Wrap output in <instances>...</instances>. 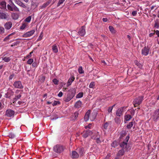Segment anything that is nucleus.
<instances>
[{
    "label": "nucleus",
    "mask_w": 159,
    "mask_h": 159,
    "mask_svg": "<svg viewBox=\"0 0 159 159\" xmlns=\"http://www.w3.org/2000/svg\"><path fill=\"white\" fill-rule=\"evenodd\" d=\"M129 138V136H127L126 137L120 138V146L122 148L125 149V151H128V142Z\"/></svg>",
    "instance_id": "f257e3e1"
},
{
    "label": "nucleus",
    "mask_w": 159,
    "mask_h": 159,
    "mask_svg": "<svg viewBox=\"0 0 159 159\" xmlns=\"http://www.w3.org/2000/svg\"><path fill=\"white\" fill-rule=\"evenodd\" d=\"M75 90L74 89H71L68 91L67 96L65 98L64 101L68 102L74 97L75 93Z\"/></svg>",
    "instance_id": "f03ea898"
},
{
    "label": "nucleus",
    "mask_w": 159,
    "mask_h": 159,
    "mask_svg": "<svg viewBox=\"0 0 159 159\" xmlns=\"http://www.w3.org/2000/svg\"><path fill=\"white\" fill-rule=\"evenodd\" d=\"M64 150L63 147L60 145L57 144L54 146L53 151L57 153H60L62 152Z\"/></svg>",
    "instance_id": "7ed1b4c3"
},
{
    "label": "nucleus",
    "mask_w": 159,
    "mask_h": 159,
    "mask_svg": "<svg viewBox=\"0 0 159 159\" xmlns=\"http://www.w3.org/2000/svg\"><path fill=\"white\" fill-rule=\"evenodd\" d=\"M7 8L8 10L16 12H20L19 8L14 3L12 4H7Z\"/></svg>",
    "instance_id": "20e7f679"
},
{
    "label": "nucleus",
    "mask_w": 159,
    "mask_h": 159,
    "mask_svg": "<svg viewBox=\"0 0 159 159\" xmlns=\"http://www.w3.org/2000/svg\"><path fill=\"white\" fill-rule=\"evenodd\" d=\"M143 97L141 96L135 99L133 101L134 105V107H136L137 105H140L143 100Z\"/></svg>",
    "instance_id": "39448f33"
},
{
    "label": "nucleus",
    "mask_w": 159,
    "mask_h": 159,
    "mask_svg": "<svg viewBox=\"0 0 159 159\" xmlns=\"http://www.w3.org/2000/svg\"><path fill=\"white\" fill-rule=\"evenodd\" d=\"M159 117V109H157L152 114L151 118L153 120L156 121Z\"/></svg>",
    "instance_id": "423d86ee"
},
{
    "label": "nucleus",
    "mask_w": 159,
    "mask_h": 159,
    "mask_svg": "<svg viewBox=\"0 0 159 159\" xmlns=\"http://www.w3.org/2000/svg\"><path fill=\"white\" fill-rule=\"evenodd\" d=\"M13 86L15 88L19 89H22L24 87L21 82L20 81H15L13 84Z\"/></svg>",
    "instance_id": "0eeeda50"
},
{
    "label": "nucleus",
    "mask_w": 159,
    "mask_h": 159,
    "mask_svg": "<svg viewBox=\"0 0 159 159\" xmlns=\"http://www.w3.org/2000/svg\"><path fill=\"white\" fill-rule=\"evenodd\" d=\"M9 17V15L7 13L0 12V19L8 20Z\"/></svg>",
    "instance_id": "6e6552de"
},
{
    "label": "nucleus",
    "mask_w": 159,
    "mask_h": 159,
    "mask_svg": "<svg viewBox=\"0 0 159 159\" xmlns=\"http://www.w3.org/2000/svg\"><path fill=\"white\" fill-rule=\"evenodd\" d=\"M82 136L84 138H86L90 136L93 134V133L89 130L84 131L82 133Z\"/></svg>",
    "instance_id": "1a4fd4ad"
},
{
    "label": "nucleus",
    "mask_w": 159,
    "mask_h": 159,
    "mask_svg": "<svg viewBox=\"0 0 159 159\" xmlns=\"http://www.w3.org/2000/svg\"><path fill=\"white\" fill-rule=\"evenodd\" d=\"M94 135L91 137V138L96 140V142L98 143H101V141L100 140V136L98 135V132H96L94 133Z\"/></svg>",
    "instance_id": "9d476101"
},
{
    "label": "nucleus",
    "mask_w": 159,
    "mask_h": 159,
    "mask_svg": "<svg viewBox=\"0 0 159 159\" xmlns=\"http://www.w3.org/2000/svg\"><path fill=\"white\" fill-rule=\"evenodd\" d=\"M149 48L148 46H145L142 50V54L144 56H147L149 53Z\"/></svg>",
    "instance_id": "9b49d317"
},
{
    "label": "nucleus",
    "mask_w": 159,
    "mask_h": 159,
    "mask_svg": "<svg viewBox=\"0 0 159 159\" xmlns=\"http://www.w3.org/2000/svg\"><path fill=\"white\" fill-rule=\"evenodd\" d=\"M35 30H33L25 33L23 35V37L27 38L32 36L34 33Z\"/></svg>",
    "instance_id": "f8f14e48"
},
{
    "label": "nucleus",
    "mask_w": 159,
    "mask_h": 159,
    "mask_svg": "<svg viewBox=\"0 0 159 159\" xmlns=\"http://www.w3.org/2000/svg\"><path fill=\"white\" fill-rule=\"evenodd\" d=\"M14 114V111L11 109H8L6 111L5 115L8 117H11L13 116Z\"/></svg>",
    "instance_id": "ddd939ff"
},
{
    "label": "nucleus",
    "mask_w": 159,
    "mask_h": 159,
    "mask_svg": "<svg viewBox=\"0 0 159 159\" xmlns=\"http://www.w3.org/2000/svg\"><path fill=\"white\" fill-rule=\"evenodd\" d=\"M78 34L79 35L81 36H83L84 35L86 34L85 30V26H82L79 30Z\"/></svg>",
    "instance_id": "4468645a"
},
{
    "label": "nucleus",
    "mask_w": 159,
    "mask_h": 159,
    "mask_svg": "<svg viewBox=\"0 0 159 159\" xmlns=\"http://www.w3.org/2000/svg\"><path fill=\"white\" fill-rule=\"evenodd\" d=\"M12 26V23L11 21L7 22L4 25L6 29L9 30L10 29Z\"/></svg>",
    "instance_id": "2eb2a0df"
},
{
    "label": "nucleus",
    "mask_w": 159,
    "mask_h": 159,
    "mask_svg": "<svg viewBox=\"0 0 159 159\" xmlns=\"http://www.w3.org/2000/svg\"><path fill=\"white\" fill-rule=\"evenodd\" d=\"M90 114V110H88L85 113L84 117V119L85 121H87L89 120Z\"/></svg>",
    "instance_id": "dca6fc26"
},
{
    "label": "nucleus",
    "mask_w": 159,
    "mask_h": 159,
    "mask_svg": "<svg viewBox=\"0 0 159 159\" xmlns=\"http://www.w3.org/2000/svg\"><path fill=\"white\" fill-rule=\"evenodd\" d=\"M123 108V107H121L117 110L116 112V115L117 116H120L122 115Z\"/></svg>",
    "instance_id": "f3484780"
},
{
    "label": "nucleus",
    "mask_w": 159,
    "mask_h": 159,
    "mask_svg": "<svg viewBox=\"0 0 159 159\" xmlns=\"http://www.w3.org/2000/svg\"><path fill=\"white\" fill-rule=\"evenodd\" d=\"M75 80V78L73 76H71L70 78L69 79L67 84V87L69 86L70 85L72 82L74 81Z\"/></svg>",
    "instance_id": "a211bd4d"
},
{
    "label": "nucleus",
    "mask_w": 159,
    "mask_h": 159,
    "mask_svg": "<svg viewBox=\"0 0 159 159\" xmlns=\"http://www.w3.org/2000/svg\"><path fill=\"white\" fill-rule=\"evenodd\" d=\"M79 115L78 111H75L71 115V118L73 120H75L77 119Z\"/></svg>",
    "instance_id": "6ab92c4d"
},
{
    "label": "nucleus",
    "mask_w": 159,
    "mask_h": 159,
    "mask_svg": "<svg viewBox=\"0 0 159 159\" xmlns=\"http://www.w3.org/2000/svg\"><path fill=\"white\" fill-rule=\"evenodd\" d=\"M0 8L1 9H6V2L5 1H2L0 3Z\"/></svg>",
    "instance_id": "aec40b11"
},
{
    "label": "nucleus",
    "mask_w": 159,
    "mask_h": 159,
    "mask_svg": "<svg viewBox=\"0 0 159 159\" xmlns=\"http://www.w3.org/2000/svg\"><path fill=\"white\" fill-rule=\"evenodd\" d=\"M128 151H125V149H124L122 148V149L119 151L117 154V156H123L125 152Z\"/></svg>",
    "instance_id": "412c9836"
},
{
    "label": "nucleus",
    "mask_w": 159,
    "mask_h": 159,
    "mask_svg": "<svg viewBox=\"0 0 159 159\" xmlns=\"http://www.w3.org/2000/svg\"><path fill=\"white\" fill-rule=\"evenodd\" d=\"M79 157V155L78 153L75 151L72 152L71 157L73 158H77Z\"/></svg>",
    "instance_id": "4be33fe9"
},
{
    "label": "nucleus",
    "mask_w": 159,
    "mask_h": 159,
    "mask_svg": "<svg viewBox=\"0 0 159 159\" xmlns=\"http://www.w3.org/2000/svg\"><path fill=\"white\" fill-rule=\"evenodd\" d=\"M11 16L13 19L16 20L18 18L19 16L17 13L13 12L11 13Z\"/></svg>",
    "instance_id": "5701e85b"
},
{
    "label": "nucleus",
    "mask_w": 159,
    "mask_h": 159,
    "mask_svg": "<svg viewBox=\"0 0 159 159\" xmlns=\"http://www.w3.org/2000/svg\"><path fill=\"white\" fill-rule=\"evenodd\" d=\"M52 49L54 53H57L58 52V47L56 44H54L52 47Z\"/></svg>",
    "instance_id": "b1692460"
},
{
    "label": "nucleus",
    "mask_w": 159,
    "mask_h": 159,
    "mask_svg": "<svg viewBox=\"0 0 159 159\" xmlns=\"http://www.w3.org/2000/svg\"><path fill=\"white\" fill-rule=\"evenodd\" d=\"M82 104L81 102L80 101H79L77 102L75 105V107L77 108H79L81 106Z\"/></svg>",
    "instance_id": "393cba45"
},
{
    "label": "nucleus",
    "mask_w": 159,
    "mask_h": 159,
    "mask_svg": "<svg viewBox=\"0 0 159 159\" xmlns=\"http://www.w3.org/2000/svg\"><path fill=\"white\" fill-rule=\"evenodd\" d=\"M50 2L48 1L44 3L43 5L40 6V8L41 9H43L45 7L48 6L50 3Z\"/></svg>",
    "instance_id": "a878e982"
},
{
    "label": "nucleus",
    "mask_w": 159,
    "mask_h": 159,
    "mask_svg": "<svg viewBox=\"0 0 159 159\" xmlns=\"http://www.w3.org/2000/svg\"><path fill=\"white\" fill-rule=\"evenodd\" d=\"M15 33V32H13L11 33V34H9L8 36H7L4 39H3V41H7V40H8L9 39L11 38L10 37L12 35L14 34Z\"/></svg>",
    "instance_id": "bb28decb"
},
{
    "label": "nucleus",
    "mask_w": 159,
    "mask_h": 159,
    "mask_svg": "<svg viewBox=\"0 0 159 159\" xmlns=\"http://www.w3.org/2000/svg\"><path fill=\"white\" fill-rule=\"evenodd\" d=\"M2 59L5 62H8L10 61L11 60V58L10 57H2Z\"/></svg>",
    "instance_id": "cd10ccee"
},
{
    "label": "nucleus",
    "mask_w": 159,
    "mask_h": 159,
    "mask_svg": "<svg viewBox=\"0 0 159 159\" xmlns=\"http://www.w3.org/2000/svg\"><path fill=\"white\" fill-rule=\"evenodd\" d=\"M132 118L131 116L129 115H126L125 116V120L126 121L130 120Z\"/></svg>",
    "instance_id": "c85d7f7f"
},
{
    "label": "nucleus",
    "mask_w": 159,
    "mask_h": 159,
    "mask_svg": "<svg viewBox=\"0 0 159 159\" xmlns=\"http://www.w3.org/2000/svg\"><path fill=\"white\" fill-rule=\"evenodd\" d=\"M134 63L135 65L137 66L139 68L141 69L142 67V65L137 60L134 61Z\"/></svg>",
    "instance_id": "c756f323"
},
{
    "label": "nucleus",
    "mask_w": 159,
    "mask_h": 159,
    "mask_svg": "<svg viewBox=\"0 0 159 159\" xmlns=\"http://www.w3.org/2000/svg\"><path fill=\"white\" fill-rule=\"evenodd\" d=\"M109 29L112 33L115 34L116 33V31L113 26H109Z\"/></svg>",
    "instance_id": "7c9ffc66"
},
{
    "label": "nucleus",
    "mask_w": 159,
    "mask_h": 159,
    "mask_svg": "<svg viewBox=\"0 0 159 159\" xmlns=\"http://www.w3.org/2000/svg\"><path fill=\"white\" fill-rule=\"evenodd\" d=\"M28 25V24L26 23H23L20 26V29L21 30H24Z\"/></svg>",
    "instance_id": "2f4dec72"
},
{
    "label": "nucleus",
    "mask_w": 159,
    "mask_h": 159,
    "mask_svg": "<svg viewBox=\"0 0 159 159\" xmlns=\"http://www.w3.org/2000/svg\"><path fill=\"white\" fill-rule=\"evenodd\" d=\"M134 122L133 121H131L128 124L127 126V128L128 129H130L133 126Z\"/></svg>",
    "instance_id": "473e14b6"
},
{
    "label": "nucleus",
    "mask_w": 159,
    "mask_h": 159,
    "mask_svg": "<svg viewBox=\"0 0 159 159\" xmlns=\"http://www.w3.org/2000/svg\"><path fill=\"white\" fill-rule=\"evenodd\" d=\"M96 117V115L95 114H92L90 116V119L92 121H93L95 119Z\"/></svg>",
    "instance_id": "72a5a7b5"
},
{
    "label": "nucleus",
    "mask_w": 159,
    "mask_h": 159,
    "mask_svg": "<svg viewBox=\"0 0 159 159\" xmlns=\"http://www.w3.org/2000/svg\"><path fill=\"white\" fill-rule=\"evenodd\" d=\"M31 19V16H29L27 17L26 18L25 20L24 21L27 23H29L30 22Z\"/></svg>",
    "instance_id": "f704fd0d"
},
{
    "label": "nucleus",
    "mask_w": 159,
    "mask_h": 159,
    "mask_svg": "<svg viewBox=\"0 0 159 159\" xmlns=\"http://www.w3.org/2000/svg\"><path fill=\"white\" fill-rule=\"evenodd\" d=\"M118 145V142L116 141H115L111 143V146L112 147L115 148Z\"/></svg>",
    "instance_id": "c9c22d12"
},
{
    "label": "nucleus",
    "mask_w": 159,
    "mask_h": 159,
    "mask_svg": "<svg viewBox=\"0 0 159 159\" xmlns=\"http://www.w3.org/2000/svg\"><path fill=\"white\" fill-rule=\"evenodd\" d=\"M95 86V83L94 82H92L90 84L89 87L90 88H94Z\"/></svg>",
    "instance_id": "e433bc0d"
},
{
    "label": "nucleus",
    "mask_w": 159,
    "mask_h": 159,
    "mask_svg": "<svg viewBox=\"0 0 159 159\" xmlns=\"http://www.w3.org/2000/svg\"><path fill=\"white\" fill-rule=\"evenodd\" d=\"M83 93L82 92L79 93L76 96L77 98H80L83 97Z\"/></svg>",
    "instance_id": "4c0bfd02"
},
{
    "label": "nucleus",
    "mask_w": 159,
    "mask_h": 159,
    "mask_svg": "<svg viewBox=\"0 0 159 159\" xmlns=\"http://www.w3.org/2000/svg\"><path fill=\"white\" fill-rule=\"evenodd\" d=\"M4 32V28L3 27L0 26V34H3Z\"/></svg>",
    "instance_id": "58836bf2"
},
{
    "label": "nucleus",
    "mask_w": 159,
    "mask_h": 159,
    "mask_svg": "<svg viewBox=\"0 0 159 159\" xmlns=\"http://www.w3.org/2000/svg\"><path fill=\"white\" fill-rule=\"evenodd\" d=\"M78 72L80 74H82L84 73V70H83L82 66H80L78 69Z\"/></svg>",
    "instance_id": "ea45409f"
},
{
    "label": "nucleus",
    "mask_w": 159,
    "mask_h": 159,
    "mask_svg": "<svg viewBox=\"0 0 159 159\" xmlns=\"http://www.w3.org/2000/svg\"><path fill=\"white\" fill-rule=\"evenodd\" d=\"M34 61V60L32 58H30L28 59L27 61V64H31Z\"/></svg>",
    "instance_id": "a19ab883"
},
{
    "label": "nucleus",
    "mask_w": 159,
    "mask_h": 159,
    "mask_svg": "<svg viewBox=\"0 0 159 159\" xmlns=\"http://www.w3.org/2000/svg\"><path fill=\"white\" fill-rule=\"evenodd\" d=\"M8 136L10 138L13 139L15 137V135L13 133H10L9 134Z\"/></svg>",
    "instance_id": "79ce46f5"
},
{
    "label": "nucleus",
    "mask_w": 159,
    "mask_h": 159,
    "mask_svg": "<svg viewBox=\"0 0 159 159\" xmlns=\"http://www.w3.org/2000/svg\"><path fill=\"white\" fill-rule=\"evenodd\" d=\"M60 103V102L58 101H54L53 104L52 105L53 106H56L58 105V104H59Z\"/></svg>",
    "instance_id": "37998d69"
},
{
    "label": "nucleus",
    "mask_w": 159,
    "mask_h": 159,
    "mask_svg": "<svg viewBox=\"0 0 159 159\" xmlns=\"http://www.w3.org/2000/svg\"><path fill=\"white\" fill-rule=\"evenodd\" d=\"M43 33L42 32L40 34V35L39 36V38L38 39V41L41 40L42 39V37L43 36Z\"/></svg>",
    "instance_id": "c03bdc74"
},
{
    "label": "nucleus",
    "mask_w": 159,
    "mask_h": 159,
    "mask_svg": "<svg viewBox=\"0 0 159 159\" xmlns=\"http://www.w3.org/2000/svg\"><path fill=\"white\" fill-rule=\"evenodd\" d=\"M65 0H59L57 5L58 7L60 6V5L62 4Z\"/></svg>",
    "instance_id": "a18cd8bd"
},
{
    "label": "nucleus",
    "mask_w": 159,
    "mask_h": 159,
    "mask_svg": "<svg viewBox=\"0 0 159 159\" xmlns=\"http://www.w3.org/2000/svg\"><path fill=\"white\" fill-rule=\"evenodd\" d=\"M33 53V51L30 52L29 54L26 57V58H30L32 57V54Z\"/></svg>",
    "instance_id": "49530a36"
},
{
    "label": "nucleus",
    "mask_w": 159,
    "mask_h": 159,
    "mask_svg": "<svg viewBox=\"0 0 159 159\" xmlns=\"http://www.w3.org/2000/svg\"><path fill=\"white\" fill-rule=\"evenodd\" d=\"M154 27L157 29L159 27V25L157 21H155Z\"/></svg>",
    "instance_id": "de8ad7c7"
},
{
    "label": "nucleus",
    "mask_w": 159,
    "mask_h": 159,
    "mask_svg": "<svg viewBox=\"0 0 159 159\" xmlns=\"http://www.w3.org/2000/svg\"><path fill=\"white\" fill-rule=\"evenodd\" d=\"M108 126V124L107 123H105L104 125L103 128L105 129H107Z\"/></svg>",
    "instance_id": "09e8293b"
},
{
    "label": "nucleus",
    "mask_w": 159,
    "mask_h": 159,
    "mask_svg": "<svg viewBox=\"0 0 159 159\" xmlns=\"http://www.w3.org/2000/svg\"><path fill=\"white\" fill-rule=\"evenodd\" d=\"M21 97V95L20 94L18 95L15 96V98H14V100L16 101L18 99L20 98Z\"/></svg>",
    "instance_id": "8fccbe9b"
},
{
    "label": "nucleus",
    "mask_w": 159,
    "mask_h": 159,
    "mask_svg": "<svg viewBox=\"0 0 159 159\" xmlns=\"http://www.w3.org/2000/svg\"><path fill=\"white\" fill-rule=\"evenodd\" d=\"M53 83L55 84H58V80L56 79H54L53 80Z\"/></svg>",
    "instance_id": "3c124183"
},
{
    "label": "nucleus",
    "mask_w": 159,
    "mask_h": 159,
    "mask_svg": "<svg viewBox=\"0 0 159 159\" xmlns=\"http://www.w3.org/2000/svg\"><path fill=\"white\" fill-rule=\"evenodd\" d=\"M132 15L133 16H136L137 14V11H132Z\"/></svg>",
    "instance_id": "603ef678"
},
{
    "label": "nucleus",
    "mask_w": 159,
    "mask_h": 159,
    "mask_svg": "<svg viewBox=\"0 0 159 159\" xmlns=\"http://www.w3.org/2000/svg\"><path fill=\"white\" fill-rule=\"evenodd\" d=\"M112 110V107H109L108 109V113L111 112Z\"/></svg>",
    "instance_id": "864d4df0"
},
{
    "label": "nucleus",
    "mask_w": 159,
    "mask_h": 159,
    "mask_svg": "<svg viewBox=\"0 0 159 159\" xmlns=\"http://www.w3.org/2000/svg\"><path fill=\"white\" fill-rule=\"evenodd\" d=\"M63 93L62 92L60 91L59 92V93L58 94V96L59 97H61L62 96Z\"/></svg>",
    "instance_id": "5fc2aeb1"
},
{
    "label": "nucleus",
    "mask_w": 159,
    "mask_h": 159,
    "mask_svg": "<svg viewBox=\"0 0 159 159\" xmlns=\"http://www.w3.org/2000/svg\"><path fill=\"white\" fill-rule=\"evenodd\" d=\"M91 124H89L88 125L85 126V129H87V128L90 129L91 128Z\"/></svg>",
    "instance_id": "6e6d98bb"
},
{
    "label": "nucleus",
    "mask_w": 159,
    "mask_h": 159,
    "mask_svg": "<svg viewBox=\"0 0 159 159\" xmlns=\"http://www.w3.org/2000/svg\"><path fill=\"white\" fill-rule=\"evenodd\" d=\"M102 20L103 22H106L107 21V18H103Z\"/></svg>",
    "instance_id": "4d7b16f0"
},
{
    "label": "nucleus",
    "mask_w": 159,
    "mask_h": 159,
    "mask_svg": "<svg viewBox=\"0 0 159 159\" xmlns=\"http://www.w3.org/2000/svg\"><path fill=\"white\" fill-rule=\"evenodd\" d=\"M156 34L159 37V31L158 30H157L155 31Z\"/></svg>",
    "instance_id": "13d9d810"
},
{
    "label": "nucleus",
    "mask_w": 159,
    "mask_h": 159,
    "mask_svg": "<svg viewBox=\"0 0 159 159\" xmlns=\"http://www.w3.org/2000/svg\"><path fill=\"white\" fill-rule=\"evenodd\" d=\"M32 66L33 67H35L37 66V64L35 62H34L32 63Z\"/></svg>",
    "instance_id": "bf43d9fd"
},
{
    "label": "nucleus",
    "mask_w": 159,
    "mask_h": 159,
    "mask_svg": "<svg viewBox=\"0 0 159 159\" xmlns=\"http://www.w3.org/2000/svg\"><path fill=\"white\" fill-rule=\"evenodd\" d=\"M14 76V75H11L9 77V80H11L13 77Z\"/></svg>",
    "instance_id": "052dcab7"
},
{
    "label": "nucleus",
    "mask_w": 159,
    "mask_h": 159,
    "mask_svg": "<svg viewBox=\"0 0 159 159\" xmlns=\"http://www.w3.org/2000/svg\"><path fill=\"white\" fill-rule=\"evenodd\" d=\"M18 103L19 105H21L24 102L22 101H19L18 102Z\"/></svg>",
    "instance_id": "680f3d73"
},
{
    "label": "nucleus",
    "mask_w": 159,
    "mask_h": 159,
    "mask_svg": "<svg viewBox=\"0 0 159 159\" xmlns=\"http://www.w3.org/2000/svg\"><path fill=\"white\" fill-rule=\"evenodd\" d=\"M154 34H155L154 33H150L149 34V37H152V36H153V35Z\"/></svg>",
    "instance_id": "e2e57ef3"
},
{
    "label": "nucleus",
    "mask_w": 159,
    "mask_h": 159,
    "mask_svg": "<svg viewBox=\"0 0 159 159\" xmlns=\"http://www.w3.org/2000/svg\"><path fill=\"white\" fill-rule=\"evenodd\" d=\"M9 3L10 4H12V3H14L12 0H9Z\"/></svg>",
    "instance_id": "0e129e2a"
},
{
    "label": "nucleus",
    "mask_w": 159,
    "mask_h": 159,
    "mask_svg": "<svg viewBox=\"0 0 159 159\" xmlns=\"http://www.w3.org/2000/svg\"><path fill=\"white\" fill-rule=\"evenodd\" d=\"M2 105L1 102H0V110L2 108Z\"/></svg>",
    "instance_id": "69168bd1"
},
{
    "label": "nucleus",
    "mask_w": 159,
    "mask_h": 159,
    "mask_svg": "<svg viewBox=\"0 0 159 159\" xmlns=\"http://www.w3.org/2000/svg\"><path fill=\"white\" fill-rule=\"evenodd\" d=\"M134 111H132L131 112V114L133 116L134 115Z\"/></svg>",
    "instance_id": "338daca9"
},
{
    "label": "nucleus",
    "mask_w": 159,
    "mask_h": 159,
    "mask_svg": "<svg viewBox=\"0 0 159 159\" xmlns=\"http://www.w3.org/2000/svg\"><path fill=\"white\" fill-rule=\"evenodd\" d=\"M120 120L119 119H118L116 121V122L117 123H119L120 122Z\"/></svg>",
    "instance_id": "774afa93"
}]
</instances>
